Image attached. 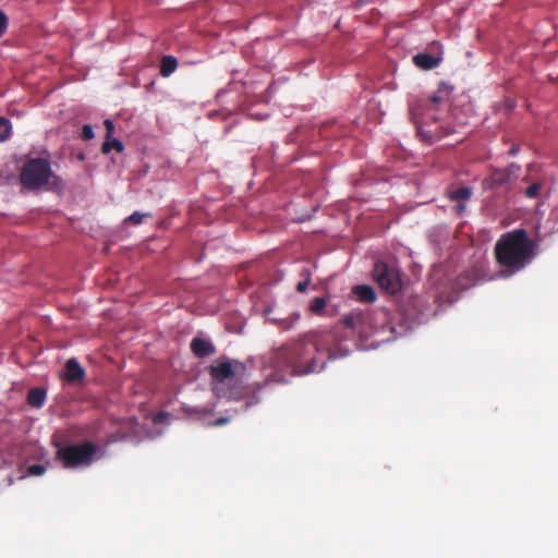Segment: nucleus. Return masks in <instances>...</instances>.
Returning a JSON list of instances; mask_svg holds the SVG:
<instances>
[{"label": "nucleus", "instance_id": "nucleus-1", "mask_svg": "<svg viewBox=\"0 0 558 558\" xmlns=\"http://www.w3.org/2000/svg\"><path fill=\"white\" fill-rule=\"evenodd\" d=\"M333 337L326 331L313 330L304 333L299 340L289 342L276 352L278 364L290 369L295 375H306L314 372H320L325 368V352L328 359L342 357L348 354V350L329 347Z\"/></svg>", "mask_w": 558, "mask_h": 558}, {"label": "nucleus", "instance_id": "nucleus-2", "mask_svg": "<svg viewBox=\"0 0 558 558\" xmlns=\"http://www.w3.org/2000/svg\"><path fill=\"white\" fill-rule=\"evenodd\" d=\"M246 365L227 355L216 359L208 367V374L213 383V391L218 398L233 401L245 400V408L259 402L256 393L263 388V384L254 383L244 385Z\"/></svg>", "mask_w": 558, "mask_h": 558}, {"label": "nucleus", "instance_id": "nucleus-3", "mask_svg": "<svg viewBox=\"0 0 558 558\" xmlns=\"http://www.w3.org/2000/svg\"><path fill=\"white\" fill-rule=\"evenodd\" d=\"M536 243L524 229L504 233L495 244L496 262L508 276L524 269L535 256Z\"/></svg>", "mask_w": 558, "mask_h": 558}, {"label": "nucleus", "instance_id": "nucleus-4", "mask_svg": "<svg viewBox=\"0 0 558 558\" xmlns=\"http://www.w3.org/2000/svg\"><path fill=\"white\" fill-rule=\"evenodd\" d=\"M20 183L27 191H57L63 187V180L51 169L47 158H31L22 167Z\"/></svg>", "mask_w": 558, "mask_h": 558}, {"label": "nucleus", "instance_id": "nucleus-5", "mask_svg": "<svg viewBox=\"0 0 558 558\" xmlns=\"http://www.w3.org/2000/svg\"><path fill=\"white\" fill-rule=\"evenodd\" d=\"M451 94V87L446 83H441L437 93L427 99L417 101V104L411 105V116L416 125L417 134L425 141L432 142L438 135H435L432 130L425 131L422 123L423 120L432 119L437 121V117L434 113L437 108L447 102Z\"/></svg>", "mask_w": 558, "mask_h": 558}, {"label": "nucleus", "instance_id": "nucleus-6", "mask_svg": "<svg viewBox=\"0 0 558 558\" xmlns=\"http://www.w3.org/2000/svg\"><path fill=\"white\" fill-rule=\"evenodd\" d=\"M387 318L388 313L385 310L375 311L373 314L353 311L343 317V324L361 337H368L369 332L384 329Z\"/></svg>", "mask_w": 558, "mask_h": 558}, {"label": "nucleus", "instance_id": "nucleus-7", "mask_svg": "<svg viewBox=\"0 0 558 558\" xmlns=\"http://www.w3.org/2000/svg\"><path fill=\"white\" fill-rule=\"evenodd\" d=\"M97 447L89 442L66 445L57 450L56 458L64 468L73 469L82 465H89L96 453Z\"/></svg>", "mask_w": 558, "mask_h": 558}, {"label": "nucleus", "instance_id": "nucleus-8", "mask_svg": "<svg viewBox=\"0 0 558 558\" xmlns=\"http://www.w3.org/2000/svg\"><path fill=\"white\" fill-rule=\"evenodd\" d=\"M373 278L380 289L385 290L389 294L397 293L400 291L402 286L399 270L383 260L375 263L373 268Z\"/></svg>", "mask_w": 558, "mask_h": 558}, {"label": "nucleus", "instance_id": "nucleus-9", "mask_svg": "<svg viewBox=\"0 0 558 558\" xmlns=\"http://www.w3.org/2000/svg\"><path fill=\"white\" fill-rule=\"evenodd\" d=\"M520 170L521 168L517 163H510L504 169H493L490 174L483 180V189L496 190L502 187L515 180L519 177Z\"/></svg>", "mask_w": 558, "mask_h": 558}, {"label": "nucleus", "instance_id": "nucleus-10", "mask_svg": "<svg viewBox=\"0 0 558 558\" xmlns=\"http://www.w3.org/2000/svg\"><path fill=\"white\" fill-rule=\"evenodd\" d=\"M447 195L451 202H456L454 210L458 215H462L465 209V203L472 197L473 190L469 186L450 187Z\"/></svg>", "mask_w": 558, "mask_h": 558}, {"label": "nucleus", "instance_id": "nucleus-11", "mask_svg": "<svg viewBox=\"0 0 558 558\" xmlns=\"http://www.w3.org/2000/svg\"><path fill=\"white\" fill-rule=\"evenodd\" d=\"M86 376L85 369L80 365L76 359L66 361L64 366V379L70 384H81Z\"/></svg>", "mask_w": 558, "mask_h": 558}, {"label": "nucleus", "instance_id": "nucleus-12", "mask_svg": "<svg viewBox=\"0 0 558 558\" xmlns=\"http://www.w3.org/2000/svg\"><path fill=\"white\" fill-rule=\"evenodd\" d=\"M191 351L197 357H206L216 352L215 345L206 339L203 338H194L191 342Z\"/></svg>", "mask_w": 558, "mask_h": 558}, {"label": "nucleus", "instance_id": "nucleus-13", "mask_svg": "<svg viewBox=\"0 0 558 558\" xmlns=\"http://www.w3.org/2000/svg\"><path fill=\"white\" fill-rule=\"evenodd\" d=\"M441 60V56H434L426 52L417 53L413 57V63L422 70L435 69L440 64Z\"/></svg>", "mask_w": 558, "mask_h": 558}, {"label": "nucleus", "instance_id": "nucleus-14", "mask_svg": "<svg viewBox=\"0 0 558 558\" xmlns=\"http://www.w3.org/2000/svg\"><path fill=\"white\" fill-rule=\"evenodd\" d=\"M352 294L357 301L363 303H373L376 301V292L373 287L367 284H357L352 288Z\"/></svg>", "mask_w": 558, "mask_h": 558}, {"label": "nucleus", "instance_id": "nucleus-15", "mask_svg": "<svg viewBox=\"0 0 558 558\" xmlns=\"http://www.w3.org/2000/svg\"><path fill=\"white\" fill-rule=\"evenodd\" d=\"M47 392L44 388H32L27 393V402L34 408H41L46 401Z\"/></svg>", "mask_w": 558, "mask_h": 558}, {"label": "nucleus", "instance_id": "nucleus-16", "mask_svg": "<svg viewBox=\"0 0 558 558\" xmlns=\"http://www.w3.org/2000/svg\"><path fill=\"white\" fill-rule=\"evenodd\" d=\"M178 68V60L173 56H163L160 62V75L170 76Z\"/></svg>", "mask_w": 558, "mask_h": 558}, {"label": "nucleus", "instance_id": "nucleus-17", "mask_svg": "<svg viewBox=\"0 0 558 558\" xmlns=\"http://www.w3.org/2000/svg\"><path fill=\"white\" fill-rule=\"evenodd\" d=\"M543 189V183L541 181H535L529 184L522 192L526 198H537L541 195V191Z\"/></svg>", "mask_w": 558, "mask_h": 558}, {"label": "nucleus", "instance_id": "nucleus-18", "mask_svg": "<svg viewBox=\"0 0 558 558\" xmlns=\"http://www.w3.org/2000/svg\"><path fill=\"white\" fill-rule=\"evenodd\" d=\"M112 149H116L118 153L123 150V144L121 141L117 138L107 140L101 147V151L104 154H109Z\"/></svg>", "mask_w": 558, "mask_h": 558}, {"label": "nucleus", "instance_id": "nucleus-19", "mask_svg": "<svg viewBox=\"0 0 558 558\" xmlns=\"http://www.w3.org/2000/svg\"><path fill=\"white\" fill-rule=\"evenodd\" d=\"M326 304H327V302L324 298L316 296L311 302L310 311L315 315H323Z\"/></svg>", "mask_w": 558, "mask_h": 558}, {"label": "nucleus", "instance_id": "nucleus-20", "mask_svg": "<svg viewBox=\"0 0 558 558\" xmlns=\"http://www.w3.org/2000/svg\"><path fill=\"white\" fill-rule=\"evenodd\" d=\"M11 122L4 117H0V142H4L10 137L11 134Z\"/></svg>", "mask_w": 558, "mask_h": 558}, {"label": "nucleus", "instance_id": "nucleus-21", "mask_svg": "<svg viewBox=\"0 0 558 558\" xmlns=\"http://www.w3.org/2000/svg\"><path fill=\"white\" fill-rule=\"evenodd\" d=\"M144 217H150V214H142L140 211H134L125 219V221L132 225H140L143 222Z\"/></svg>", "mask_w": 558, "mask_h": 558}, {"label": "nucleus", "instance_id": "nucleus-22", "mask_svg": "<svg viewBox=\"0 0 558 558\" xmlns=\"http://www.w3.org/2000/svg\"><path fill=\"white\" fill-rule=\"evenodd\" d=\"M46 472V468L43 464H33L27 468V474L32 476H40Z\"/></svg>", "mask_w": 558, "mask_h": 558}, {"label": "nucleus", "instance_id": "nucleus-23", "mask_svg": "<svg viewBox=\"0 0 558 558\" xmlns=\"http://www.w3.org/2000/svg\"><path fill=\"white\" fill-rule=\"evenodd\" d=\"M80 136L83 141L93 140L95 137V133H94L92 125H89V124L83 125Z\"/></svg>", "mask_w": 558, "mask_h": 558}, {"label": "nucleus", "instance_id": "nucleus-24", "mask_svg": "<svg viewBox=\"0 0 558 558\" xmlns=\"http://www.w3.org/2000/svg\"><path fill=\"white\" fill-rule=\"evenodd\" d=\"M9 20L3 11H0V37H2L8 29Z\"/></svg>", "mask_w": 558, "mask_h": 558}, {"label": "nucleus", "instance_id": "nucleus-25", "mask_svg": "<svg viewBox=\"0 0 558 558\" xmlns=\"http://www.w3.org/2000/svg\"><path fill=\"white\" fill-rule=\"evenodd\" d=\"M310 283H311V276L307 272L305 280L300 281L296 284V291L300 292V293H304L307 290V287H308Z\"/></svg>", "mask_w": 558, "mask_h": 558}, {"label": "nucleus", "instance_id": "nucleus-26", "mask_svg": "<svg viewBox=\"0 0 558 558\" xmlns=\"http://www.w3.org/2000/svg\"><path fill=\"white\" fill-rule=\"evenodd\" d=\"M106 130H107V136H110L114 130L113 122L109 119H106L104 122Z\"/></svg>", "mask_w": 558, "mask_h": 558}, {"label": "nucleus", "instance_id": "nucleus-27", "mask_svg": "<svg viewBox=\"0 0 558 558\" xmlns=\"http://www.w3.org/2000/svg\"><path fill=\"white\" fill-rule=\"evenodd\" d=\"M229 421H230L229 417L221 416L213 423V426H222V425L229 423Z\"/></svg>", "mask_w": 558, "mask_h": 558}, {"label": "nucleus", "instance_id": "nucleus-28", "mask_svg": "<svg viewBox=\"0 0 558 558\" xmlns=\"http://www.w3.org/2000/svg\"><path fill=\"white\" fill-rule=\"evenodd\" d=\"M163 416H165V414H163V413H159V414H157V415L155 416V418H154V422H155V423H160Z\"/></svg>", "mask_w": 558, "mask_h": 558}, {"label": "nucleus", "instance_id": "nucleus-29", "mask_svg": "<svg viewBox=\"0 0 558 558\" xmlns=\"http://www.w3.org/2000/svg\"><path fill=\"white\" fill-rule=\"evenodd\" d=\"M519 148L517 146H512L509 150V154L514 156L518 153Z\"/></svg>", "mask_w": 558, "mask_h": 558}, {"label": "nucleus", "instance_id": "nucleus-30", "mask_svg": "<svg viewBox=\"0 0 558 558\" xmlns=\"http://www.w3.org/2000/svg\"><path fill=\"white\" fill-rule=\"evenodd\" d=\"M300 318V314H295V320Z\"/></svg>", "mask_w": 558, "mask_h": 558}]
</instances>
